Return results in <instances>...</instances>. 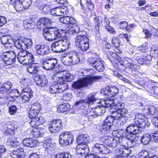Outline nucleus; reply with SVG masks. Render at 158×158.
I'll return each mask as SVG.
<instances>
[{"mask_svg": "<svg viewBox=\"0 0 158 158\" xmlns=\"http://www.w3.org/2000/svg\"><path fill=\"white\" fill-rule=\"evenodd\" d=\"M76 150L78 154L82 155H84L85 153H87L89 151L87 145L79 144L77 146Z\"/></svg>", "mask_w": 158, "mask_h": 158, "instance_id": "obj_28", "label": "nucleus"}, {"mask_svg": "<svg viewBox=\"0 0 158 158\" xmlns=\"http://www.w3.org/2000/svg\"><path fill=\"white\" fill-rule=\"evenodd\" d=\"M113 134L114 136L116 137L117 138L119 139L123 137H127L128 134L126 133L125 131L122 130H119L118 131H114L113 132Z\"/></svg>", "mask_w": 158, "mask_h": 158, "instance_id": "obj_37", "label": "nucleus"}, {"mask_svg": "<svg viewBox=\"0 0 158 158\" xmlns=\"http://www.w3.org/2000/svg\"><path fill=\"white\" fill-rule=\"evenodd\" d=\"M36 84L41 87L46 85L48 83V80L44 76H38L35 77L34 79Z\"/></svg>", "mask_w": 158, "mask_h": 158, "instance_id": "obj_22", "label": "nucleus"}, {"mask_svg": "<svg viewBox=\"0 0 158 158\" xmlns=\"http://www.w3.org/2000/svg\"><path fill=\"white\" fill-rule=\"evenodd\" d=\"M101 140L107 146L112 148H115L118 144V139L107 136L101 137Z\"/></svg>", "mask_w": 158, "mask_h": 158, "instance_id": "obj_13", "label": "nucleus"}, {"mask_svg": "<svg viewBox=\"0 0 158 158\" xmlns=\"http://www.w3.org/2000/svg\"><path fill=\"white\" fill-rule=\"evenodd\" d=\"M93 148L94 152L97 153H101L102 154H106L109 152L108 148L105 145L96 143Z\"/></svg>", "mask_w": 158, "mask_h": 158, "instance_id": "obj_20", "label": "nucleus"}, {"mask_svg": "<svg viewBox=\"0 0 158 158\" xmlns=\"http://www.w3.org/2000/svg\"><path fill=\"white\" fill-rule=\"evenodd\" d=\"M59 20L61 23L68 24H74L76 23V21L72 17L69 16H64L61 17Z\"/></svg>", "mask_w": 158, "mask_h": 158, "instance_id": "obj_30", "label": "nucleus"}, {"mask_svg": "<svg viewBox=\"0 0 158 158\" xmlns=\"http://www.w3.org/2000/svg\"><path fill=\"white\" fill-rule=\"evenodd\" d=\"M96 100V98L93 95H91L89 96L87 99L84 100V102L88 104H90Z\"/></svg>", "mask_w": 158, "mask_h": 158, "instance_id": "obj_62", "label": "nucleus"}, {"mask_svg": "<svg viewBox=\"0 0 158 158\" xmlns=\"http://www.w3.org/2000/svg\"><path fill=\"white\" fill-rule=\"evenodd\" d=\"M89 140V137L85 134H81L77 139V141L79 144L87 145Z\"/></svg>", "mask_w": 158, "mask_h": 158, "instance_id": "obj_33", "label": "nucleus"}, {"mask_svg": "<svg viewBox=\"0 0 158 158\" xmlns=\"http://www.w3.org/2000/svg\"><path fill=\"white\" fill-rule=\"evenodd\" d=\"M115 104V101L112 99H106L103 101V106L106 108L110 107L112 108Z\"/></svg>", "mask_w": 158, "mask_h": 158, "instance_id": "obj_43", "label": "nucleus"}, {"mask_svg": "<svg viewBox=\"0 0 158 158\" xmlns=\"http://www.w3.org/2000/svg\"><path fill=\"white\" fill-rule=\"evenodd\" d=\"M101 76H90L83 77L77 81L74 82L72 86L75 89H79L81 88L86 87L89 85H91L97 81L102 78Z\"/></svg>", "mask_w": 158, "mask_h": 158, "instance_id": "obj_3", "label": "nucleus"}, {"mask_svg": "<svg viewBox=\"0 0 158 158\" xmlns=\"http://www.w3.org/2000/svg\"><path fill=\"white\" fill-rule=\"evenodd\" d=\"M36 53L41 56L48 54L50 53V49L49 47L44 45H38L35 47Z\"/></svg>", "mask_w": 158, "mask_h": 158, "instance_id": "obj_19", "label": "nucleus"}, {"mask_svg": "<svg viewBox=\"0 0 158 158\" xmlns=\"http://www.w3.org/2000/svg\"><path fill=\"white\" fill-rule=\"evenodd\" d=\"M143 87L142 88V89L145 90L147 91H149L150 90H153L154 93L156 94H158V87L155 86H153L152 84L148 83H143Z\"/></svg>", "mask_w": 158, "mask_h": 158, "instance_id": "obj_29", "label": "nucleus"}, {"mask_svg": "<svg viewBox=\"0 0 158 158\" xmlns=\"http://www.w3.org/2000/svg\"><path fill=\"white\" fill-rule=\"evenodd\" d=\"M10 37V36L7 35H2L0 39L2 43L6 45L11 44L13 43V41Z\"/></svg>", "mask_w": 158, "mask_h": 158, "instance_id": "obj_36", "label": "nucleus"}, {"mask_svg": "<svg viewBox=\"0 0 158 158\" xmlns=\"http://www.w3.org/2000/svg\"><path fill=\"white\" fill-rule=\"evenodd\" d=\"M134 61L131 59L126 58L123 62V65L126 67L131 69V70L132 71H135L138 66L134 64Z\"/></svg>", "mask_w": 158, "mask_h": 158, "instance_id": "obj_23", "label": "nucleus"}, {"mask_svg": "<svg viewBox=\"0 0 158 158\" xmlns=\"http://www.w3.org/2000/svg\"><path fill=\"white\" fill-rule=\"evenodd\" d=\"M106 111L105 108L103 105L98 106L94 108V112L96 113L97 116H101Z\"/></svg>", "mask_w": 158, "mask_h": 158, "instance_id": "obj_41", "label": "nucleus"}, {"mask_svg": "<svg viewBox=\"0 0 158 158\" xmlns=\"http://www.w3.org/2000/svg\"><path fill=\"white\" fill-rule=\"evenodd\" d=\"M151 135L148 134H144L141 137V141L142 143L144 145L148 144L151 140Z\"/></svg>", "mask_w": 158, "mask_h": 158, "instance_id": "obj_39", "label": "nucleus"}, {"mask_svg": "<svg viewBox=\"0 0 158 158\" xmlns=\"http://www.w3.org/2000/svg\"><path fill=\"white\" fill-rule=\"evenodd\" d=\"M58 88V82L57 83H54L49 86V91L52 94L60 93Z\"/></svg>", "mask_w": 158, "mask_h": 158, "instance_id": "obj_48", "label": "nucleus"}, {"mask_svg": "<svg viewBox=\"0 0 158 158\" xmlns=\"http://www.w3.org/2000/svg\"><path fill=\"white\" fill-rule=\"evenodd\" d=\"M1 129L6 135H13L14 133V126L11 122L5 121L0 124Z\"/></svg>", "mask_w": 158, "mask_h": 158, "instance_id": "obj_12", "label": "nucleus"}, {"mask_svg": "<svg viewBox=\"0 0 158 158\" xmlns=\"http://www.w3.org/2000/svg\"><path fill=\"white\" fill-rule=\"evenodd\" d=\"M21 2L24 9H28L31 4V0H21Z\"/></svg>", "mask_w": 158, "mask_h": 158, "instance_id": "obj_56", "label": "nucleus"}, {"mask_svg": "<svg viewBox=\"0 0 158 158\" xmlns=\"http://www.w3.org/2000/svg\"><path fill=\"white\" fill-rule=\"evenodd\" d=\"M69 57L70 58L72 65L76 64L79 62L80 59L77 52L73 51H71L69 52Z\"/></svg>", "mask_w": 158, "mask_h": 158, "instance_id": "obj_31", "label": "nucleus"}, {"mask_svg": "<svg viewBox=\"0 0 158 158\" xmlns=\"http://www.w3.org/2000/svg\"><path fill=\"white\" fill-rule=\"evenodd\" d=\"M17 111V108L15 105H12L9 107V112L11 115H14Z\"/></svg>", "mask_w": 158, "mask_h": 158, "instance_id": "obj_64", "label": "nucleus"}, {"mask_svg": "<svg viewBox=\"0 0 158 158\" xmlns=\"http://www.w3.org/2000/svg\"><path fill=\"white\" fill-rule=\"evenodd\" d=\"M44 147L47 150V151L48 152L49 151H51L54 147V146L50 141L46 140L44 144Z\"/></svg>", "mask_w": 158, "mask_h": 158, "instance_id": "obj_51", "label": "nucleus"}, {"mask_svg": "<svg viewBox=\"0 0 158 158\" xmlns=\"http://www.w3.org/2000/svg\"><path fill=\"white\" fill-rule=\"evenodd\" d=\"M57 39L60 40L54 42L51 45V49L53 52L56 53L61 52L65 51L70 48V41L67 38H56L52 40H46L49 41H53Z\"/></svg>", "mask_w": 158, "mask_h": 158, "instance_id": "obj_2", "label": "nucleus"}, {"mask_svg": "<svg viewBox=\"0 0 158 158\" xmlns=\"http://www.w3.org/2000/svg\"><path fill=\"white\" fill-rule=\"evenodd\" d=\"M115 102V104L114 105L113 107L114 108L118 110L124 108L125 104L122 102Z\"/></svg>", "mask_w": 158, "mask_h": 158, "instance_id": "obj_61", "label": "nucleus"}, {"mask_svg": "<svg viewBox=\"0 0 158 158\" xmlns=\"http://www.w3.org/2000/svg\"><path fill=\"white\" fill-rule=\"evenodd\" d=\"M41 108V105L39 103L36 102L33 103L30 108L29 113V117L31 118L35 117L40 112Z\"/></svg>", "mask_w": 158, "mask_h": 158, "instance_id": "obj_16", "label": "nucleus"}, {"mask_svg": "<svg viewBox=\"0 0 158 158\" xmlns=\"http://www.w3.org/2000/svg\"><path fill=\"white\" fill-rule=\"evenodd\" d=\"M148 110L150 114L158 116V108H156L153 106H151L148 107Z\"/></svg>", "mask_w": 158, "mask_h": 158, "instance_id": "obj_50", "label": "nucleus"}, {"mask_svg": "<svg viewBox=\"0 0 158 158\" xmlns=\"http://www.w3.org/2000/svg\"><path fill=\"white\" fill-rule=\"evenodd\" d=\"M89 63L99 71H103L104 66L102 62L96 57H91L89 59Z\"/></svg>", "mask_w": 158, "mask_h": 158, "instance_id": "obj_11", "label": "nucleus"}, {"mask_svg": "<svg viewBox=\"0 0 158 158\" xmlns=\"http://www.w3.org/2000/svg\"><path fill=\"white\" fill-rule=\"evenodd\" d=\"M118 92V89L114 86H109L101 89V93L109 97L115 96Z\"/></svg>", "mask_w": 158, "mask_h": 158, "instance_id": "obj_9", "label": "nucleus"}, {"mask_svg": "<svg viewBox=\"0 0 158 158\" xmlns=\"http://www.w3.org/2000/svg\"><path fill=\"white\" fill-rule=\"evenodd\" d=\"M24 149L20 147L12 151L10 154V158H23L25 156Z\"/></svg>", "mask_w": 158, "mask_h": 158, "instance_id": "obj_21", "label": "nucleus"}, {"mask_svg": "<svg viewBox=\"0 0 158 158\" xmlns=\"http://www.w3.org/2000/svg\"><path fill=\"white\" fill-rule=\"evenodd\" d=\"M139 127L138 126L132 124L127 127L125 132L128 134L127 135L130 137L133 136L134 135L136 136V134L140 133L141 131Z\"/></svg>", "mask_w": 158, "mask_h": 158, "instance_id": "obj_18", "label": "nucleus"}, {"mask_svg": "<svg viewBox=\"0 0 158 158\" xmlns=\"http://www.w3.org/2000/svg\"><path fill=\"white\" fill-rule=\"evenodd\" d=\"M116 119V115H115L114 117L112 116H109L105 120L104 122L105 123H107L108 125L111 126L113 124V122Z\"/></svg>", "mask_w": 158, "mask_h": 158, "instance_id": "obj_55", "label": "nucleus"}, {"mask_svg": "<svg viewBox=\"0 0 158 158\" xmlns=\"http://www.w3.org/2000/svg\"><path fill=\"white\" fill-rule=\"evenodd\" d=\"M17 59L19 63L23 64H31L35 60L32 54L25 50L22 51L18 53Z\"/></svg>", "mask_w": 158, "mask_h": 158, "instance_id": "obj_5", "label": "nucleus"}, {"mask_svg": "<svg viewBox=\"0 0 158 158\" xmlns=\"http://www.w3.org/2000/svg\"><path fill=\"white\" fill-rule=\"evenodd\" d=\"M67 7L64 6L56 7L52 9L50 13L55 16H60L66 15L68 12Z\"/></svg>", "mask_w": 158, "mask_h": 158, "instance_id": "obj_15", "label": "nucleus"}, {"mask_svg": "<svg viewBox=\"0 0 158 158\" xmlns=\"http://www.w3.org/2000/svg\"><path fill=\"white\" fill-rule=\"evenodd\" d=\"M14 45L18 49H22L24 48L23 41L22 40H19L16 41L14 43Z\"/></svg>", "mask_w": 158, "mask_h": 158, "instance_id": "obj_59", "label": "nucleus"}, {"mask_svg": "<svg viewBox=\"0 0 158 158\" xmlns=\"http://www.w3.org/2000/svg\"><path fill=\"white\" fill-rule=\"evenodd\" d=\"M117 77L119 79L125 83H127L130 85H131L138 89H142L143 87V82L141 81L137 80H134L132 81H130L129 80L125 77H124L120 74H118Z\"/></svg>", "mask_w": 158, "mask_h": 158, "instance_id": "obj_14", "label": "nucleus"}, {"mask_svg": "<svg viewBox=\"0 0 158 158\" xmlns=\"http://www.w3.org/2000/svg\"><path fill=\"white\" fill-rule=\"evenodd\" d=\"M16 54L13 51L4 52L2 53L0 58L7 65L12 64L16 60Z\"/></svg>", "mask_w": 158, "mask_h": 158, "instance_id": "obj_8", "label": "nucleus"}, {"mask_svg": "<svg viewBox=\"0 0 158 158\" xmlns=\"http://www.w3.org/2000/svg\"><path fill=\"white\" fill-rule=\"evenodd\" d=\"M9 4L14 6L17 11H20L23 10V7L21 0H10Z\"/></svg>", "mask_w": 158, "mask_h": 158, "instance_id": "obj_26", "label": "nucleus"}, {"mask_svg": "<svg viewBox=\"0 0 158 158\" xmlns=\"http://www.w3.org/2000/svg\"><path fill=\"white\" fill-rule=\"evenodd\" d=\"M24 48H31L33 44L32 40L29 38H24L23 40Z\"/></svg>", "mask_w": 158, "mask_h": 158, "instance_id": "obj_44", "label": "nucleus"}, {"mask_svg": "<svg viewBox=\"0 0 158 158\" xmlns=\"http://www.w3.org/2000/svg\"><path fill=\"white\" fill-rule=\"evenodd\" d=\"M20 95L22 97L23 102L25 103L28 102L31 97L33 96L32 93H21Z\"/></svg>", "mask_w": 158, "mask_h": 158, "instance_id": "obj_49", "label": "nucleus"}, {"mask_svg": "<svg viewBox=\"0 0 158 158\" xmlns=\"http://www.w3.org/2000/svg\"><path fill=\"white\" fill-rule=\"evenodd\" d=\"M33 24L32 20L30 19H28L23 21V25L24 27L26 29H29L32 27Z\"/></svg>", "mask_w": 158, "mask_h": 158, "instance_id": "obj_52", "label": "nucleus"}, {"mask_svg": "<svg viewBox=\"0 0 158 158\" xmlns=\"http://www.w3.org/2000/svg\"><path fill=\"white\" fill-rule=\"evenodd\" d=\"M57 61L54 58L47 59L44 61L43 67L46 70H50L54 69L56 67Z\"/></svg>", "mask_w": 158, "mask_h": 158, "instance_id": "obj_17", "label": "nucleus"}, {"mask_svg": "<svg viewBox=\"0 0 158 158\" xmlns=\"http://www.w3.org/2000/svg\"><path fill=\"white\" fill-rule=\"evenodd\" d=\"M27 71L30 74H37L39 71V67L35 64H30L28 66Z\"/></svg>", "mask_w": 158, "mask_h": 158, "instance_id": "obj_35", "label": "nucleus"}, {"mask_svg": "<svg viewBox=\"0 0 158 158\" xmlns=\"http://www.w3.org/2000/svg\"><path fill=\"white\" fill-rule=\"evenodd\" d=\"M60 75L59 73H56L52 76V79L54 83H57L60 81H62L61 76H60Z\"/></svg>", "mask_w": 158, "mask_h": 158, "instance_id": "obj_54", "label": "nucleus"}, {"mask_svg": "<svg viewBox=\"0 0 158 158\" xmlns=\"http://www.w3.org/2000/svg\"><path fill=\"white\" fill-rule=\"evenodd\" d=\"M149 155V152L147 150H143L138 153V158H147Z\"/></svg>", "mask_w": 158, "mask_h": 158, "instance_id": "obj_57", "label": "nucleus"}, {"mask_svg": "<svg viewBox=\"0 0 158 158\" xmlns=\"http://www.w3.org/2000/svg\"><path fill=\"white\" fill-rule=\"evenodd\" d=\"M19 88H20V91L21 93H32L33 92L31 88L28 86H26L23 87L19 86Z\"/></svg>", "mask_w": 158, "mask_h": 158, "instance_id": "obj_58", "label": "nucleus"}, {"mask_svg": "<svg viewBox=\"0 0 158 158\" xmlns=\"http://www.w3.org/2000/svg\"><path fill=\"white\" fill-rule=\"evenodd\" d=\"M74 140L73 135L69 131L63 132L59 136V143L63 146H66L72 144Z\"/></svg>", "mask_w": 158, "mask_h": 158, "instance_id": "obj_6", "label": "nucleus"}, {"mask_svg": "<svg viewBox=\"0 0 158 158\" xmlns=\"http://www.w3.org/2000/svg\"><path fill=\"white\" fill-rule=\"evenodd\" d=\"M134 122L136 125H138L140 128L149 127L150 123H149L146 116L143 114L137 113L135 114Z\"/></svg>", "mask_w": 158, "mask_h": 158, "instance_id": "obj_7", "label": "nucleus"}, {"mask_svg": "<svg viewBox=\"0 0 158 158\" xmlns=\"http://www.w3.org/2000/svg\"><path fill=\"white\" fill-rule=\"evenodd\" d=\"M58 87L60 93L62 92L68 88L67 83L62 81H60L58 82Z\"/></svg>", "mask_w": 158, "mask_h": 158, "instance_id": "obj_42", "label": "nucleus"}, {"mask_svg": "<svg viewBox=\"0 0 158 158\" xmlns=\"http://www.w3.org/2000/svg\"><path fill=\"white\" fill-rule=\"evenodd\" d=\"M70 108V106L68 103H63L59 105L57 110L59 113H63L68 111Z\"/></svg>", "mask_w": 158, "mask_h": 158, "instance_id": "obj_38", "label": "nucleus"}, {"mask_svg": "<svg viewBox=\"0 0 158 158\" xmlns=\"http://www.w3.org/2000/svg\"><path fill=\"white\" fill-rule=\"evenodd\" d=\"M119 141L118 144L121 146L127 148V146H128L127 143L129 139L127 137H123L118 139Z\"/></svg>", "mask_w": 158, "mask_h": 158, "instance_id": "obj_46", "label": "nucleus"}, {"mask_svg": "<svg viewBox=\"0 0 158 158\" xmlns=\"http://www.w3.org/2000/svg\"><path fill=\"white\" fill-rule=\"evenodd\" d=\"M152 59L150 55H148L145 58H141L138 60L139 63L141 64H146L148 65H150V61Z\"/></svg>", "mask_w": 158, "mask_h": 158, "instance_id": "obj_40", "label": "nucleus"}, {"mask_svg": "<svg viewBox=\"0 0 158 158\" xmlns=\"http://www.w3.org/2000/svg\"><path fill=\"white\" fill-rule=\"evenodd\" d=\"M40 9L44 13H48L49 12L50 13V10H51L48 5L44 4L40 6Z\"/></svg>", "mask_w": 158, "mask_h": 158, "instance_id": "obj_53", "label": "nucleus"}, {"mask_svg": "<svg viewBox=\"0 0 158 158\" xmlns=\"http://www.w3.org/2000/svg\"><path fill=\"white\" fill-rule=\"evenodd\" d=\"M23 143L25 146L31 148L35 147L39 143L37 140L30 138L24 139L23 140Z\"/></svg>", "mask_w": 158, "mask_h": 158, "instance_id": "obj_24", "label": "nucleus"}, {"mask_svg": "<svg viewBox=\"0 0 158 158\" xmlns=\"http://www.w3.org/2000/svg\"><path fill=\"white\" fill-rule=\"evenodd\" d=\"M96 114V113L94 112V109L90 111L89 113L85 114V116L87 118H89L90 117L94 118L98 116Z\"/></svg>", "mask_w": 158, "mask_h": 158, "instance_id": "obj_60", "label": "nucleus"}, {"mask_svg": "<svg viewBox=\"0 0 158 158\" xmlns=\"http://www.w3.org/2000/svg\"><path fill=\"white\" fill-rule=\"evenodd\" d=\"M83 35L79 33L75 41L76 46L78 47L79 50L83 52L87 51L89 48V39L86 37V33L84 31H81Z\"/></svg>", "mask_w": 158, "mask_h": 158, "instance_id": "obj_4", "label": "nucleus"}, {"mask_svg": "<svg viewBox=\"0 0 158 158\" xmlns=\"http://www.w3.org/2000/svg\"><path fill=\"white\" fill-rule=\"evenodd\" d=\"M79 31V27L74 24L73 26H68L65 30L54 27L45 28L43 30V35L45 39L52 40L56 38H66V33L73 35L78 32L79 35V33L81 34Z\"/></svg>", "mask_w": 158, "mask_h": 158, "instance_id": "obj_1", "label": "nucleus"}, {"mask_svg": "<svg viewBox=\"0 0 158 158\" xmlns=\"http://www.w3.org/2000/svg\"><path fill=\"white\" fill-rule=\"evenodd\" d=\"M20 88L19 86L18 87V89H10L8 94L10 97L15 99L20 94Z\"/></svg>", "mask_w": 158, "mask_h": 158, "instance_id": "obj_34", "label": "nucleus"}, {"mask_svg": "<svg viewBox=\"0 0 158 158\" xmlns=\"http://www.w3.org/2000/svg\"><path fill=\"white\" fill-rule=\"evenodd\" d=\"M127 137L129 139L128 143H127L128 146H127V147L129 149L130 148H132L134 147L135 144V140L136 138V136L134 135L133 136L130 137L128 135Z\"/></svg>", "mask_w": 158, "mask_h": 158, "instance_id": "obj_45", "label": "nucleus"}, {"mask_svg": "<svg viewBox=\"0 0 158 158\" xmlns=\"http://www.w3.org/2000/svg\"><path fill=\"white\" fill-rule=\"evenodd\" d=\"M32 118L30 124L32 127H36L39 125L42 124L44 121L42 117H34L31 118Z\"/></svg>", "mask_w": 158, "mask_h": 158, "instance_id": "obj_25", "label": "nucleus"}, {"mask_svg": "<svg viewBox=\"0 0 158 158\" xmlns=\"http://www.w3.org/2000/svg\"><path fill=\"white\" fill-rule=\"evenodd\" d=\"M61 61L63 64L65 65L69 66L72 65L71 59L69 57V52L67 54V56L65 57H63L61 59Z\"/></svg>", "mask_w": 158, "mask_h": 158, "instance_id": "obj_47", "label": "nucleus"}, {"mask_svg": "<svg viewBox=\"0 0 158 158\" xmlns=\"http://www.w3.org/2000/svg\"><path fill=\"white\" fill-rule=\"evenodd\" d=\"M17 139H18L16 138L10 136L7 142V144L11 148L17 147L20 144Z\"/></svg>", "mask_w": 158, "mask_h": 158, "instance_id": "obj_32", "label": "nucleus"}, {"mask_svg": "<svg viewBox=\"0 0 158 158\" xmlns=\"http://www.w3.org/2000/svg\"><path fill=\"white\" fill-rule=\"evenodd\" d=\"M127 111L124 108L118 110L117 112H115L116 120L123 122V118L126 117L127 114Z\"/></svg>", "mask_w": 158, "mask_h": 158, "instance_id": "obj_27", "label": "nucleus"}, {"mask_svg": "<svg viewBox=\"0 0 158 158\" xmlns=\"http://www.w3.org/2000/svg\"><path fill=\"white\" fill-rule=\"evenodd\" d=\"M63 124L59 119L53 120L50 122L48 125L49 131L52 133H56L62 128Z\"/></svg>", "mask_w": 158, "mask_h": 158, "instance_id": "obj_10", "label": "nucleus"}, {"mask_svg": "<svg viewBox=\"0 0 158 158\" xmlns=\"http://www.w3.org/2000/svg\"><path fill=\"white\" fill-rule=\"evenodd\" d=\"M112 43L115 47L118 48L120 45V42L119 39L117 38H114L112 39Z\"/></svg>", "mask_w": 158, "mask_h": 158, "instance_id": "obj_63", "label": "nucleus"}]
</instances>
